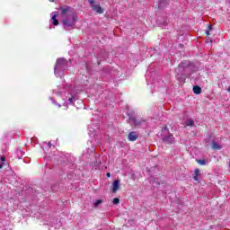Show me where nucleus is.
<instances>
[{"label": "nucleus", "instance_id": "1", "mask_svg": "<svg viewBox=\"0 0 230 230\" xmlns=\"http://www.w3.org/2000/svg\"><path fill=\"white\" fill-rule=\"evenodd\" d=\"M58 10V13L53 12L51 13L52 18L50 22H52L54 26H58V20H57V17H59L65 30H73V28L76 26V22L78 21V15H76L75 8L69 5H61Z\"/></svg>", "mask_w": 230, "mask_h": 230}, {"label": "nucleus", "instance_id": "2", "mask_svg": "<svg viewBox=\"0 0 230 230\" xmlns=\"http://www.w3.org/2000/svg\"><path fill=\"white\" fill-rule=\"evenodd\" d=\"M67 69V60L64 58H58L56 62V66L54 67V73L56 76H58V73L62 71H66Z\"/></svg>", "mask_w": 230, "mask_h": 230}, {"label": "nucleus", "instance_id": "3", "mask_svg": "<svg viewBox=\"0 0 230 230\" xmlns=\"http://www.w3.org/2000/svg\"><path fill=\"white\" fill-rule=\"evenodd\" d=\"M162 136H164L163 142L166 143V145H173V143H175V137H173V135L170 134L168 127H164L162 129Z\"/></svg>", "mask_w": 230, "mask_h": 230}, {"label": "nucleus", "instance_id": "4", "mask_svg": "<svg viewBox=\"0 0 230 230\" xmlns=\"http://www.w3.org/2000/svg\"><path fill=\"white\" fill-rule=\"evenodd\" d=\"M89 4L92 6V10L96 12V13L102 14L103 13V8L100 5V3L95 2L94 0H88Z\"/></svg>", "mask_w": 230, "mask_h": 230}, {"label": "nucleus", "instance_id": "5", "mask_svg": "<svg viewBox=\"0 0 230 230\" xmlns=\"http://www.w3.org/2000/svg\"><path fill=\"white\" fill-rule=\"evenodd\" d=\"M128 116L129 118L128 122L132 123L136 127H139L141 125V123H143V121L136 119V116H134L133 112L128 113Z\"/></svg>", "mask_w": 230, "mask_h": 230}, {"label": "nucleus", "instance_id": "6", "mask_svg": "<svg viewBox=\"0 0 230 230\" xmlns=\"http://www.w3.org/2000/svg\"><path fill=\"white\" fill-rule=\"evenodd\" d=\"M118 190H119V181L115 180L112 182V193H116V191H118Z\"/></svg>", "mask_w": 230, "mask_h": 230}, {"label": "nucleus", "instance_id": "7", "mask_svg": "<svg viewBox=\"0 0 230 230\" xmlns=\"http://www.w3.org/2000/svg\"><path fill=\"white\" fill-rule=\"evenodd\" d=\"M179 67L180 69L182 67L183 69L184 68H187V69H190V67H191V65L190 64V61H183L181 62L180 65H179Z\"/></svg>", "mask_w": 230, "mask_h": 230}, {"label": "nucleus", "instance_id": "8", "mask_svg": "<svg viewBox=\"0 0 230 230\" xmlns=\"http://www.w3.org/2000/svg\"><path fill=\"white\" fill-rule=\"evenodd\" d=\"M128 141H136V139H137V134L132 131L128 134Z\"/></svg>", "mask_w": 230, "mask_h": 230}, {"label": "nucleus", "instance_id": "9", "mask_svg": "<svg viewBox=\"0 0 230 230\" xmlns=\"http://www.w3.org/2000/svg\"><path fill=\"white\" fill-rule=\"evenodd\" d=\"M170 4V0H160L158 7L159 8H164V6H167V4Z\"/></svg>", "mask_w": 230, "mask_h": 230}, {"label": "nucleus", "instance_id": "10", "mask_svg": "<svg viewBox=\"0 0 230 230\" xmlns=\"http://www.w3.org/2000/svg\"><path fill=\"white\" fill-rule=\"evenodd\" d=\"M212 148H213V150H222V146H220V144L213 141L212 142Z\"/></svg>", "mask_w": 230, "mask_h": 230}, {"label": "nucleus", "instance_id": "11", "mask_svg": "<svg viewBox=\"0 0 230 230\" xmlns=\"http://www.w3.org/2000/svg\"><path fill=\"white\" fill-rule=\"evenodd\" d=\"M193 93L194 94H200V93H202V88L199 85H195L193 86Z\"/></svg>", "mask_w": 230, "mask_h": 230}, {"label": "nucleus", "instance_id": "12", "mask_svg": "<svg viewBox=\"0 0 230 230\" xmlns=\"http://www.w3.org/2000/svg\"><path fill=\"white\" fill-rule=\"evenodd\" d=\"M199 175H200V170L195 169L193 176L194 181H199Z\"/></svg>", "mask_w": 230, "mask_h": 230}, {"label": "nucleus", "instance_id": "13", "mask_svg": "<svg viewBox=\"0 0 230 230\" xmlns=\"http://www.w3.org/2000/svg\"><path fill=\"white\" fill-rule=\"evenodd\" d=\"M185 125L187 127H193V125H195V122L193 121V119H189L185 122Z\"/></svg>", "mask_w": 230, "mask_h": 230}, {"label": "nucleus", "instance_id": "14", "mask_svg": "<svg viewBox=\"0 0 230 230\" xmlns=\"http://www.w3.org/2000/svg\"><path fill=\"white\" fill-rule=\"evenodd\" d=\"M103 203V200L102 199H96L94 202H93V206L94 208H98V206H100V204H102Z\"/></svg>", "mask_w": 230, "mask_h": 230}, {"label": "nucleus", "instance_id": "15", "mask_svg": "<svg viewBox=\"0 0 230 230\" xmlns=\"http://www.w3.org/2000/svg\"><path fill=\"white\" fill-rule=\"evenodd\" d=\"M197 163L200 164L201 166H204L206 164V160L204 159H199L197 160Z\"/></svg>", "mask_w": 230, "mask_h": 230}, {"label": "nucleus", "instance_id": "16", "mask_svg": "<svg viewBox=\"0 0 230 230\" xmlns=\"http://www.w3.org/2000/svg\"><path fill=\"white\" fill-rule=\"evenodd\" d=\"M213 30V25H208V30L206 31V34L209 35V32Z\"/></svg>", "mask_w": 230, "mask_h": 230}, {"label": "nucleus", "instance_id": "17", "mask_svg": "<svg viewBox=\"0 0 230 230\" xmlns=\"http://www.w3.org/2000/svg\"><path fill=\"white\" fill-rule=\"evenodd\" d=\"M113 204H119V199L118 198L113 199Z\"/></svg>", "mask_w": 230, "mask_h": 230}, {"label": "nucleus", "instance_id": "18", "mask_svg": "<svg viewBox=\"0 0 230 230\" xmlns=\"http://www.w3.org/2000/svg\"><path fill=\"white\" fill-rule=\"evenodd\" d=\"M0 161H2L3 164H4V161H6V158H4V156H1Z\"/></svg>", "mask_w": 230, "mask_h": 230}, {"label": "nucleus", "instance_id": "19", "mask_svg": "<svg viewBox=\"0 0 230 230\" xmlns=\"http://www.w3.org/2000/svg\"><path fill=\"white\" fill-rule=\"evenodd\" d=\"M69 103H73V98L68 99Z\"/></svg>", "mask_w": 230, "mask_h": 230}, {"label": "nucleus", "instance_id": "20", "mask_svg": "<svg viewBox=\"0 0 230 230\" xmlns=\"http://www.w3.org/2000/svg\"><path fill=\"white\" fill-rule=\"evenodd\" d=\"M107 177H111V172H107Z\"/></svg>", "mask_w": 230, "mask_h": 230}, {"label": "nucleus", "instance_id": "21", "mask_svg": "<svg viewBox=\"0 0 230 230\" xmlns=\"http://www.w3.org/2000/svg\"><path fill=\"white\" fill-rule=\"evenodd\" d=\"M50 1V3H55V0H49Z\"/></svg>", "mask_w": 230, "mask_h": 230}, {"label": "nucleus", "instance_id": "22", "mask_svg": "<svg viewBox=\"0 0 230 230\" xmlns=\"http://www.w3.org/2000/svg\"><path fill=\"white\" fill-rule=\"evenodd\" d=\"M0 168H3V164H0Z\"/></svg>", "mask_w": 230, "mask_h": 230}]
</instances>
